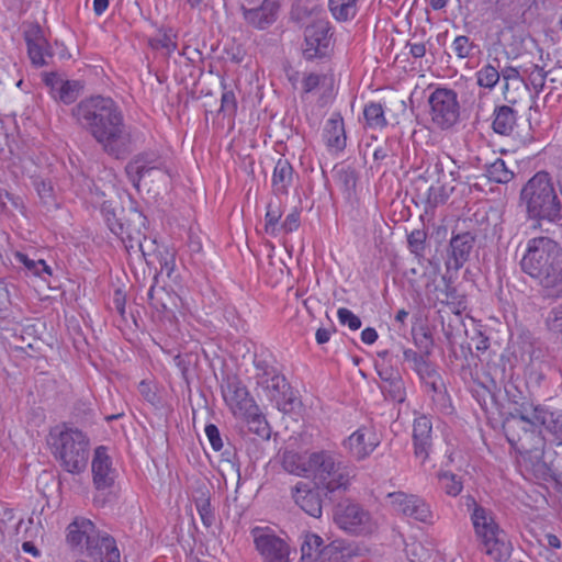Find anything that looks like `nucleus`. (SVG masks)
Listing matches in <instances>:
<instances>
[{"instance_id": "obj_43", "label": "nucleus", "mask_w": 562, "mask_h": 562, "mask_svg": "<svg viewBox=\"0 0 562 562\" xmlns=\"http://www.w3.org/2000/svg\"><path fill=\"white\" fill-rule=\"evenodd\" d=\"M438 479L441 490L445 491L447 495L456 497L461 493L463 484L456 474L449 471L441 472L438 474Z\"/></svg>"}, {"instance_id": "obj_7", "label": "nucleus", "mask_w": 562, "mask_h": 562, "mask_svg": "<svg viewBox=\"0 0 562 562\" xmlns=\"http://www.w3.org/2000/svg\"><path fill=\"white\" fill-rule=\"evenodd\" d=\"M467 505L469 507L473 506L471 520L475 535L481 539L486 554L495 561L507 559L510 555L512 546L505 531L496 524L493 513L476 504L472 496L467 498Z\"/></svg>"}, {"instance_id": "obj_58", "label": "nucleus", "mask_w": 562, "mask_h": 562, "mask_svg": "<svg viewBox=\"0 0 562 562\" xmlns=\"http://www.w3.org/2000/svg\"><path fill=\"white\" fill-rule=\"evenodd\" d=\"M15 259L22 263L33 274L41 277V265H44L43 259L34 260L23 252H16Z\"/></svg>"}, {"instance_id": "obj_11", "label": "nucleus", "mask_w": 562, "mask_h": 562, "mask_svg": "<svg viewBox=\"0 0 562 562\" xmlns=\"http://www.w3.org/2000/svg\"><path fill=\"white\" fill-rule=\"evenodd\" d=\"M432 124L442 131L453 127L460 119L458 94L448 88H436L428 97Z\"/></svg>"}, {"instance_id": "obj_23", "label": "nucleus", "mask_w": 562, "mask_h": 562, "mask_svg": "<svg viewBox=\"0 0 562 562\" xmlns=\"http://www.w3.org/2000/svg\"><path fill=\"white\" fill-rule=\"evenodd\" d=\"M432 424L426 415H422L414 420L413 425V442L414 454L424 463L432 448Z\"/></svg>"}, {"instance_id": "obj_56", "label": "nucleus", "mask_w": 562, "mask_h": 562, "mask_svg": "<svg viewBox=\"0 0 562 562\" xmlns=\"http://www.w3.org/2000/svg\"><path fill=\"white\" fill-rule=\"evenodd\" d=\"M300 211L294 207L292 212L286 215L285 220L280 224L278 233H292L300 227Z\"/></svg>"}, {"instance_id": "obj_44", "label": "nucleus", "mask_w": 562, "mask_h": 562, "mask_svg": "<svg viewBox=\"0 0 562 562\" xmlns=\"http://www.w3.org/2000/svg\"><path fill=\"white\" fill-rule=\"evenodd\" d=\"M324 547V541L319 536L315 533L306 535L305 540L301 547L302 559L307 560V562H313V559L316 558L317 552L321 551Z\"/></svg>"}, {"instance_id": "obj_54", "label": "nucleus", "mask_w": 562, "mask_h": 562, "mask_svg": "<svg viewBox=\"0 0 562 562\" xmlns=\"http://www.w3.org/2000/svg\"><path fill=\"white\" fill-rule=\"evenodd\" d=\"M323 12V9L317 5L313 4L312 7H307L305 4H296V7L292 11V16L296 21H303L310 15H315L316 19H319V13Z\"/></svg>"}, {"instance_id": "obj_34", "label": "nucleus", "mask_w": 562, "mask_h": 562, "mask_svg": "<svg viewBox=\"0 0 562 562\" xmlns=\"http://www.w3.org/2000/svg\"><path fill=\"white\" fill-rule=\"evenodd\" d=\"M281 464L284 471L297 476H304L308 471H311L310 458L306 461L302 454L294 451H284Z\"/></svg>"}, {"instance_id": "obj_48", "label": "nucleus", "mask_w": 562, "mask_h": 562, "mask_svg": "<svg viewBox=\"0 0 562 562\" xmlns=\"http://www.w3.org/2000/svg\"><path fill=\"white\" fill-rule=\"evenodd\" d=\"M452 48L459 58L464 59L472 57L473 50L477 48V46L471 42L468 36L459 35L454 38Z\"/></svg>"}, {"instance_id": "obj_30", "label": "nucleus", "mask_w": 562, "mask_h": 562, "mask_svg": "<svg viewBox=\"0 0 562 562\" xmlns=\"http://www.w3.org/2000/svg\"><path fill=\"white\" fill-rule=\"evenodd\" d=\"M493 131L508 136L516 126V111L508 105L496 106L494 110Z\"/></svg>"}, {"instance_id": "obj_60", "label": "nucleus", "mask_w": 562, "mask_h": 562, "mask_svg": "<svg viewBox=\"0 0 562 562\" xmlns=\"http://www.w3.org/2000/svg\"><path fill=\"white\" fill-rule=\"evenodd\" d=\"M423 383L431 380L439 374L436 367L428 361V359L422 363V366L415 371Z\"/></svg>"}, {"instance_id": "obj_45", "label": "nucleus", "mask_w": 562, "mask_h": 562, "mask_svg": "<svg viewBox=\"0 0 562 562\" xmlns=\"http://www.w3.org/2000/svg\"><path fill=\"white\" fill-rule=\"evenodd\" d=\"M501 79L498 69L492 65L483 66L476 72L477 85L483 88L493 89Z\"/></svg>"}, {"instance_id": "obj_39", "label": "nucleus", "mask_w": 562, "mask_h": 562, "mask_svg": "<svg viewBox=\"0 0 562 562\" xmlns=\"http://www.w3.org/2000/svg\"><path fill=\"white\" fill-rule=\"evenodd\" d=\"M366 125L373 130H382L387 125L384 109L381 103L370 102L364 106Z\"/></svg>"}, {"instance_id": "obj_5", "label": "nucleus", "mask_w": 562, "mask_h": 562, "mask_svg": "<svg viewBox=\"0 0 562 562\" xmlns=\"http://www.w3.org/2000/svg\"><path fill=\"white\" fill-rule=\"evenodd\" d=\"M101 212L110 231L117 236L125 246L128 254L139 252L144 257L149 255L144 241H147L145 235L146 216L136 207L125 210L114 204L112 201H104Z\"/></svg>"}, {"instance_id": "obj_47", "label": "nucleus", "mask_w": 562, "mask_h": 562, "mask_svg": "<svg viewBox=\"0 0 562 562\" xmlns=\"http://www.w3.org/2000/svg\"><path fill=\"white\" fill-rule=\"evenodd\" d=\"M176 35L172 34V30L164 31L158 37L150 38L149 45L154 49H166L168 54H171L177 49Z\"/></svg>"}, {"instance_id": "obj_64", "label": "nucleus", "mask_w": 562, "mask_h": 562, "mask_svg": "<svg viewBox=\"0 0 562 562\" xmlns=\"http://www.w3.org/2000/svg\"><path fill=\"white\" fill-rule=\"evenodd\" d=\"M378 374L379 378L381 379V384L387 383L389 381H391V379L395 380V376H401L400 372L391 367H384L379 369Z\"/></svg>"}, {"instance_id": "obj_17", "label": "nucleus", "mask_w": 562, "mask_h": 562, "mask_svg": "<svg viewBox=\"0 0 562 562\" xmlns=\"http://www.w3.org/2000/svg\"><path fill=\"white\" fill-rule=\"evenodd\" d=\"M319 486L312 487L308 483L297 482L292 487V498L302 510L314 518H319L323 513V499Z\"/></svg>"}, {"instance_id": "obj_49", "label": "nucleus", "mask_w": 562, "mask_h": 562, "mask_svg": "<svg viewBox=\"0 0 562 562\" xmlns=\"http://www.w3.org/2000/svg\"><path fill=\"white\" fill-rule=\"evenodd\" d=\"M413 494H406L401 491L387 494V498L390 499L393 509L402 515L407 514V509L411 505V501L413 499Z\"/></svg>"}, {"instance_id": "obj_8", "label": "nucleus", "mask_w": 562, "mask_h": 562, "mask_svg": "<svg viewBox=\"0 0 562 562\" xmlns=\"http://www.w3.org/2000/svg\"><path fill=\"white\" fill-rule=\"evenodd\" d=\"M310 468L317 485L327 493L347 491L356 475L353 467L324 450L310 454Z\"/></svg>"}, {"instance_id": "obj_22", "label": "nucleus", "mask_w": 562, "mask_h": 562, "mask_svg": "<svg viewBox=\"0 0 562 562\" xmlns=\"http://www.w3.org/2000/svg\"><path fill=\"white\" fill-rule=\"evenodd\" d=\"M44 82L49 88L52 97L65 104L74 103L82 89L80 81L63 80L55 72L46 74Z\"/></svg>"}, {"instance_id": "obj_2", "label": "nucleus", "mask_w": 562, "mask_h": 562, "mask_svg": "<svg viewBox=\"0 0 562 562\" xmlns=\"http://www.w3.org/2000/svg\"><path fill=\"white\" fill-rule=\"evenodd\" d=\"M519 266L547 296L562 297V247L558 241L548 236L528 239Z\"/></svg>"}, {"instance_id": "obj_33", "label": "nucleus", "mask_w": 562, "mask_h": 562, "mask_svg": "<svg viewBox=\"0 0 562 562\" xmlns=\"http://www.w3.org/2000/svg\"><path fill=\"white\" fill-rule=\"evenodd\" d=\"M359 0H328V8L338 22L353 20L359 10Z\"/></svg>"}, {"instance_id": "obj_53", "label": "nucleus", "mask_w": 562, "mask_h": 562, "mask_svg": "<svg viewBox=\"0 0 562 562\" xmlns=\"http://www.w3.org/2000/svg\"><path fill=\"white\" fill-rule=\"evenodd\" d=\"M546 325L550 331L562 334V304L548 313Z\"/></svg>"}, {"instance_id": "obj_36", "label": "nucleus", "mask_w": 562, "mask_h": 562, "mask_svg": "<svg viewBox=\"0 0 562 562\" xmlns=\"http://www.w3.org/2000/svg\"><path fill=\"white\" fill-rule=\"evenodd\" d=\"M551 71L546 72L543 68L538 65L530 64L524 67V82L526 87L531 86L532 89L538 93L540 92L548 82V77Z\"/></svg>"}, {"instance_id": "obj_19", "label": "nucleus", "mask_w": 562, "mask_h": 562, "mask_svg": "<svg viewBox=\"0 0 562 562\" xmlns=\"http://www.w3.org/2000/svg\"><path fill=\"white\" fill-rule=\"evenodd\" d=\"M344 446L352 457L362 460L379 446V439L372 428L360 427L344 441Z\"/></svg>"}, {"instance_id": "obj_3", "label": "nucleus", "mask_w": 562, "mask_h": 562, "mask_svg": "<svg viewBox=\"0 0 562 562\" xmlns=\"http://www.w3.org/2000/svg\"><path fill=\"white\" fill-rule=\"evenodd\" d=\"M46 443L65 471L79 474L87 468L90 439L79 428L65 423L56 425L49 429Z\"/></svg>"}, {"instance_id": "obj_20", "label": "nucleus", "mask_w": 562, "mask_h": 562, "mask_svg": "<svg viewBox=\"0 0 562 562\" xmlns=\"http://www.w3.org/2000/svg\"><path fill=\"white\" fill-rule=\"evenodd\" d=\"M281 0H263L257 8L247 9L243 7L245 21L258 30H265L272 25L279 15Z\"/></svg>"}, {"instance_id": "obj_26", "label": "nucleus", "mask_w": 562, "mask_h": 562, "mask_svg": "<svg viewBox=\"0 0 562 562\" xmlns=\"http://www.w3.org/2000/svg\"><path fill=\"white\" fill-rule=\"evenodd\" d=\"M97 531L98 528L90 519L77 517L67 527V542L72 548L86 549Z\"/></svg>"}, {"instance_id": "obj_40", "label": "nucleus", "mask_w": 562, "mask_h": 562, "mask_svg": "<svg viewBox=\"0 0 562 562\" xmlns=\"http://www.w3.org/2000/svg\"><path fill=\"white\" fill-rule=\"evenodd\" d=\"M404 516L413 518L420 522H431L434 515L429 505L419 496L414 495L411 501V505L407 509V514Z\"/></svg>"}, {"instance_id": "obj_12", "label": "nucleus", "mask_w": 562, "mask_h": 562, "mask_svg": "<svg viewBox=\"0 0 562 562\" xmlns=\"http://www.w3.org/2000/svg\"><path fill=\"white\" fill-rule=\"evenodd\" d=\"M250 535L262 562H292L290 544L270 527H254Z\"/></svg>"}, {"instance_id": "obj_6", "label": "nucleus", "mask_w": 562, "mask_h": 562, "mask_svg": "<svg viewBox=\"0 0 562 562\" xmlns=\"http://www.w3.org/2000/svg\"><path fill=\"white\" fill-rule=\"evenodd\" d=\"M543 405H535L532 402L522 401L518 406H514L504 420L503 427L506 438L510 446L516 449L520 454L540 451L538 448L529 447L524 438L518 434V429L524 430V436H533L532 428L541 426L543 415L546 412Z\"/></svg>"}, {"instance_id": "obj_14", "label": "nucleus", "mask_w": 562, "mask_h": 562, "mask_svg": "<svg viewBox=\"0 0 562 562\" xmlns=\"http://www.w3.org/2000/svg\"><path fill=\"white\" fill-rule=\"evenodd\" d=\"M224 401L235 416L258 411V406L250 396L247 387L237 376H228L222 385Z\"/></svg>"}, {"instance_id": "obj_9", "label": "nucleus", "mask_w": 562, "mask_h": 562, "mask_svg": "<svg viewBox=\"0 0 562 562\" xmlns=\"http://www.w3.org/2000/svg\"><path fill=\"white\" fill-rule=\"evenodd\" d=\"M254 366L256 369L255 380L257 387L283 412L293 408L294 395L291 385L285 376L273 366L271 359L263 353L255 355Z\"/></svg>"}, {"instance_id": "obj_59", "label": "nucleus", "mask_w": 562, "mask_h": 562, "mask_svg": "<svg viewBox=\"0 0 562 562\" xmlns=\"http://www.w3.org/2000/svg\"><path fill=\"white\" fill-rule=\"evenodd\" d=\"M205 435L213 450L221 451L223 449L224 443L220 430L214 424H209L205 426Z\"/></svg>"}, {"instance_id": "obj_37", "label": "nucleus", "mask_w": 562, "mask_h": 562, "mask_svg": "<svg viewBox=\"0 0 562 562\" xmlns=\"http://www.w3.org/2000/svg\"><path fill=\"white\" fill-rule=\"evenodd\" d=\"M239 417L245 419L249 432L257 435L261 439L270 438V427L265 416L259 413V409L240 415Z\"/></svg>"}, {"instance_id": "obj_61", "label": "nucleus", "mask_w": 562, "mask_h": 562, "mask_svg": "<svg viewBox=\"0 0 562 562\" xmlns=\"http://www.w3.org/2000/svg\"><path fill=\"white\" fill-rule=\"evenodd\" d=\"M321 78L322 77L319 75L314 74V72L306 75L302 81L303 91L305 93H310V92L314 91L319 86Z\"/></svg>"}, {"instance_id": "obj_4", "label": "nucleus", "mask_w": 562, "mask_h": 562, "mask_svg": "<svg viewBox=\"0 0 562 562\" xmlns=\"http://www.w3.org/2000/svg\"><path fill=\"white\" fill-rule=\"evenodd\" d=\"M520 200L526 205L530 218L562 223V203L549 172L535 173L522 187Z\"/></svg>"}, {"instance_id": "obj_52", "label": "nucleus", "mask_w": 562, "mask_h": 562, "mask_svg": "<svg viewBox=\"0 0 562 562\" xmlns=\"http://www.w3.org/2000/svg\"><path fill=\"white\" fill-rule=\"evenodd\" d=\"M503 80H504V94L507 99V90L509 86V81H518L524 82V67L516 68V67H505L499 72Z\"/></svg>"}, {"instance_id": "obj_29", "label": "nucleus", "mask_w": 562, "mask_h": 562, "mask_svg": "<svg viewBox=\"0 0 562 562\" xmlns=\"http://www.w3.org/2000/svg\"><path fill=\"white\" fill-rule=\"evenodd\" d=\"M293 167L286 159H279L272 175V188L276 194L286 195L293 183Z\"/></svg>"}, {"instance_id": "obj_1", "label": "nucleus", "mask_w": 562, "mask_h": 562, "mask_svg": "<svg viewBox=\"0 0 562 562\" xmlns=\"http://www.w3.org/2000/svg\"><path fill=\"white\" fill-rule=\"evenodd\" d=\"M72 114L109 156L123 159L132 153L130 126L113 99L101 95L85 99L74 108Z\"/></svg>"}, {"instance_id": "obj_18", "label": "nucleus", "mask_w": 562, "mask_h": 562, "mask_svg": "<svg viewBox=\"0 0 562 562\" xmlns=\"http://www.w3.org/2000/svg\"><path fill=\"white\" fill-rule=\"evenodd\" d=\"M24 37L31 63L36 67L47 65V58L53 57V52L43 30L38 25H32L25 31Z\"/></svg>"}, {"instance_id": "obj_55", "label": "nucleus", "mask_w": 562, "mask_h": 562, "mask_svg": "<svg viewBox=\"0 0 562 562\" xmlns=\"http://www.w3.org/2000/svg\"><path fill=\"white\" fill-rule=\"evenodd\" d=\"M337 317L342 325H347L351 330H357L361 327V319L346 307H340L337 311Z\"/></svg>"}, {"instance_id": "obj_25", "label": "nucleus", "mask_w": 562, "mask_h": 562, "mask_svg": "<svg viewBox=\"0 0 562 562\" xmlns=\"http://www.w3.org/2000/svg\"><path fill=\"white\" fill-rule=\"evenodd\" d=\"M323 137L329 151L340 153L346 147V131L340 113H333L326 121Z\"/></svg>"}, {"instance_id": "obj_10", "label": "nucleus", "mask_w": 562, "mask_h": 562, "mask_svg": "<svg viewBox=\"0 0 562 562\" xmlns=\"http://www.w3.org/2000/svg\"><path fill=\"white\" fill-rule=\"evenodd\" d=\"M334 521L339 529L351 536H368L378 527L370 510L352 499H345L336 505Z\"/></svg>"}, {"instance_id": "obj_35", "label": "nucleus", "mask_w": 562, "mask_h": 562, "mask_svg": "<svg viewBox=\"0 0 562 562\" xmlns=\"http://www.w3.org/2000/svg\"><path fill=\"white\" fill-rule=\"evenodd\" d=\"M542 424L547 432L552 436V440L562 445V409H549L542 413Z\"/></svg>"}, {"instance_id": "obj_38", "label": "nucleus", "mask_w": 562, "mask_h": 562, "mask_svg": "<svg viewBox=\"0 0 562 562\" xmlns=\"http://www.w3.org/2000/svg\"><path fill=\"white\" fill-rule=\"evenodd\" d=\"M283 214V205L282 202L279 199H272L267 204V212L265 215L266 221V233L270 235H277L279 226H280V220Z\"/></svg>"}, {"instance_id": "obj_13", "label": "nucleus", "mask_w": 562, "mask_h": 562, "mask_svg": "<svg viewBox=\"0 0 562 562\" xmlns=\"http://www.w3.org/2000/svg\"><path fill=\"white\" fill-rule=\"evenodd\" d=\"M331 35L329 21L315 19L304 31V57L307 60L325 57L329 52Z\"/></svg>"}, {"instance_id": "obj_63", "label": "nucleus", "mask_w": 562, "mask_h": 562, "mask_svg": "<svg viewBox=\"0 0 562 562\" xmlns=\"http://www.w3.org/2000/svg\"><path fill=\"white\" fill-rule=\"evenodd\" d=\"M125 295L124 293L122 292V290L117 289L114 291V295H113V305H114V308L116 310V312L121 315V316H124L125 314Z\"/></svg>"}, {"instance_id": "obj_32", "label": "nucleus", "mask_w": 562, "mask_h": 562, "mask_svg": "<svg viewBox=\"0 0 562 562\" xmlns=\"http://www.w3.org/2000/svg\"><path fill=\"white\" fill-rule=\"evenodd\" d=\"M435 168H436V170L438 172L442 173V177L439 178L438 184L431 186L428 189L427 203L431 207H436L438 205H441V204L446 203L447 200L449 199V196L454 191V187L453 186H448L446 182L440 183V181L446 177V175L443 173L442 164L441 162H437L435 165Z\"/></svg>"}, {"instance_id": "obj_15", "label": "nucleus", "mask_w": 562, "mask_h": 562, "mask_svg": "<svg viewBox=\"0 0 562 562\" xmlns=\"http://www.w3.org/2000/svg\"><path fill=\"white\" fill-rule=\"evenodd\" d=\"M126 175L135 188H139L142 180L151 173H158L161 177H169L168 169L155 154H139L131 160L125 167Z\"/></svg>"}, {"instance_id": "obj_16", "label": "nucleus", "mask_w": 562, "mask_h": 562, "mask_svg": "<svg viewBox=\"0 0 562 562\" xmlns=\"http://www.w3.org/2000/svg\"><path fill=\"white\" fill-rule=\"evenodd\" d=\"M86 552L94 562H121L115 539L99 529L89 541Z\"/></svg>"}, {"instance_id": "obj_46", "label": "nucleus", "mask_w": 562, "mask_h": 562, "mask_svg": "<svg viewBox=\"0 0 562 562\" xmlns=\"http://www.w3.org/2000/svg\"><path fill=\"white\" fill-rule=\"evenodd\" d=\"M194 503L203 525L206 528L213 526L215 521V515L211 506L210 498L205 495V493L202 492L201 496L195 498Z\"/></svg>"}, {"instance_id": "obj_57", "label": "nucleus", "mask_w": 562, "mask_h": 562, "mask_svg": "<svg viewBox=\"0 0 562 562\" xmlns=\"http://www.w3.org/2000/svg\"><path fill=\"white\" fill-rule=\"evenodd\" d=\"M429 355H430V350H429L428 346H426V350H425L424 355H419L418 352H416L413 349H404V351H403L404 360L412 364V369L414 371H416V369H418L422 366V363H424L427 360Z\"/></svg>"}, {"instance_id": "obj_42", "label": "nucleus", "mask_w": 562, "mask_h": 562, "mask_svg": "<svg viewBox=\"0 0 562 562\" xmlns=\"http://www.w3.org/2000/svg\"><path fill=\"white\" fill-rule=\"evenodd\" d=\"M380 389L385 398L396 403H403L406 397V390L402 376H395V380L381 384Z\"/></svg>"}, {"instance_id": "obj_28", "label": "nucleus", "mask_w": 562, "mask_h": 562, "mask_svg": "<svg viewBox=\"0 0 562 562\" xmlns=\"http://www.w3.org/2000/svg\"><path fill=\"white\" fill-rule=\"evenodd\" d=\"M424 385L426 386L427 392L430 393L432 403L437 411L445 414L452 413L453 408L451 401L440 373L431 380L425 382Z\"/></svg>"}, {"instance_id": "obj_27", "label": "nucleus", "mask_w": 562, "mask_h": 562, "mask_svg": "<svg viewBox=\"0 0 562 562\" xmlns=\"http://www.w3.org/2000/svg\"><path fill=\"white\" fill-rule=\"evenodd\" d=\"M144 245L149 255L144 257L140 254V256L147 261V263H151L148 257L154 256L158 260L160 272H165L167 277L170 278L176 268V257L173 249H170L166 246L158 247L156 246L155 240L148 238L147 241H144Z\"/></svg>"}, {"instance_id": "obj_31", "label": "nucleus", "mask_w": 562, "mask_h": 562, "mask_svg": "<svg viewBox=\"0 0 562 562\" xmlns=\"http://www.w3.org/2000/svg\"><path fill=\"white\" fill-rule=\"evenodd\" d=\"M334 178L346 199L351 200L356 195L358 176L355 168L342 166L334 170Z\"/></svg>"}, {"instance_id": "obj_51", "label": "nucleus", "mask_w": 562, "mask_h": 562, "mask_svg": "<svg viewBox=\"0 0 562 562\" xmlns=\"http://www.w3.org/2000/svg\"><path fill=\"white\" fill-rule=\"evenodd\" d=\"M237 111L236 95L232 90H225L221 98L220 113L224 115L234 116Z\"/></svg>"}, {"instance_id": "obj_50", "label": "nucleus", "mask_w": 562, "mask_h": 562, "mask_svg": "<svg viewBox=\"0 0 562 562\" xmlns=\"http://www.w3.org/2000/svg\"><path fill=\"white\" fill-rule=\"evenodd\" d=\"M426 238H427V234L425 231H423V229L413 231L407 237L409 250L413 254H415L416 256H422L425 250Z\"/></svg>"}, {"instance_id": "obj_21", "label": "nucleus", "mask_w": 562, "mask_h": 562, "mask_svg": "<svg viewBox=\"0 0 562 562\" xmlns=\"http://www.w3.org/2000/svg\"><path fill=\"white\" fill-rule=\"evenodd\" d=\"M93 484L97 490H105L113 485L115 470L112 468V460L104 446H99L94 450L92 463Z\"/></svg>"}, {"instance_id": "obj_24", "label": "nucleus", "mask_w": 562, "mask_h": 562, "mask_svg": "<svg viewBox=\"0 0 562 562\" xmlns=\"http://www.w3.org/2000/svg\"><path fill=\"white\" fill-rule=\"evenodd\" d=\"M475 243V236L470 232H464L452 236L450 239V258L448 267L454 270L461 269L470 259Z\"/></svg>"}, {"instance_id": "obj_41", "label": "nucleus", "mask_w": 562, "mask_h": 562, "mask_svg": "<svg viewBox=\"0 0 562 562\" xmlns=\"http://www.w3.org/2000/svg\"><path fill=\"white\" fill-rule=\"evenodd\" d=\"M486 176L493 182L508 183L514 178V172L507 168L503 159L497 158L486 166Z\"/></svg>"}, {"instance_id": "obj_62", "label": "nucleus", "mask_w": 562, "mask_h": 562, "mask_svg": "<svg viewBox=\"0 0 562 562\" xmlns=\"http://www.w3.org/2000/svg\"><path fill=\"white\" fill-rule=\"evenodd\" d=\"M393 156H394V151L392 149V146L389 143H385V144L376 147L373 151L374 161H383Z\"/></svg>"}]
</instances>
